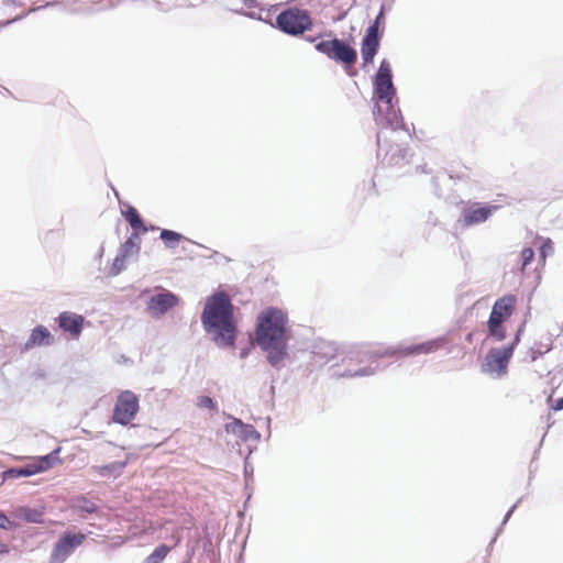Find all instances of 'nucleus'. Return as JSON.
I'll return each mask as SVG.
<instances>
[{"mask_svg":"<svg viewBox=\"0 0 563 563\" xmlns=\"http://www.w3.org/2000/svg\"><path fill=\"white\" fill-rule=\"evenodd\" d=\"M515 344L503 349H492L486 355L485 371L503 376L507 373L508 363L512 356Z\"/></svg>","mask_w":563,"mask_h":563,"instance_id":"9d476101","label":"nucleus"},{"mask_svg":"<svg viewBox=\"0 0 563 563\" xmlns=\"http://www.w3.org/2000/svg\"><path fill=\"white\" fill-rule=\"evenodd\" d=\"M126 465V461L123 462H113L107 465H97L93 466L92 470L100 476H118L122 473L123 468Z\"/></svg>","mask_w":563,"mask_h":563,"instance_id":"a211bd4d","label":"nucleus"},{"mask_svg":"<svg viewBox=\"0 0 563 563\" xmlns=\"http://www.w3.org/2000/svg\"><path fill=\"white\" fill-rule=\"evenodd\" d=\"M140 250V246L139 244L134 241L133 238H129L124 244L122 245L121 247V255L118 256L114 261V265H117L119 262L122 264L124 262V260L134 254V253H137Z\"/></svg>","mask_w":563,"mask_h":563,"instance_id":"6ab92c4d","label":"nucleus"},{"mask_svg":"<svg viewBox=\"0 0 563 563\" xmlns=\"http://www.w3.org/2000/svg\"><path fill=\"white\" fill-rule=\"evenodd\" d=\"M551 409L554 411L563 410V397L556 399L552 405Z\"/></svg>","mask_w":563,"mask_h":563,"instance_id":"bb28decb","label":"nucleus"},{"mask_svg":"<svg viewBox=\"0 0 563 563\" xmlns=\"http://www.w3.org/2000/svg\"><path fill=\"white\" fill-rule=\"evenodd\" d=\"M287 321V316L277 308H267L257 318L256 342L268 353L267 358L273 366L286 355Z\"/></svg>","mask_w":563,"mask_h":563,"instance_id":"f257e3e1","label":"nucleus"},{"mask_svg":"<svg viewBox=\"0 0 563 563\" xmlns=\"http://www.w3.org/2000/svg\"><path fill=\"white\" fill-rule=\"evenodd\" d=\"M57 323L65 333L73 339H78L84 329L85 318L71 311H64L58 316Z\"/></svg>","mask_w":563,"mask_h":563,"instance_id":"f8f14e48","label":"nucleus"},{"mask_svg":"<svg viewBox=\"0 0 563 563\" xmlns=\"http://www.w3.org/2000/svg\"><path fill=\"white\" fill-rule=\"evenodd\" d=\"M246 1H247V3L254 2V0H246Z\"/></svg>","mask_w":563,"mask_h":563,"instance_id":"e433bc0d","label":"nucleus"},{"mask_svg":"<svg viewBox=\"0 0 563 563\" xmlns=\"http://www.w3.org/2000/svg\"><path fill=\"white\" fill-rule=\"evenodd\" d=\"M140 409L139 397L131 390H123L117 398L112 420L128 426L136 417Z\"/></svg>","mask_w":563,"mask_h":563,"instance_id":"423d86ee","label":"nucleus"},{"mask_svg":"<svg viewBox=\"0 0 563 563\" xmlns=\"http://www.w3.org/2000/svg\"><path fill=\"white\" fill-rule=\"evenodd\" d=\"M122 216L135 232L145 233L147 231V228L144 225L141 216L134 207L128 206L126 209L122 211Z\"/></svg>","mask_w":563,"mask_h":563,"instance_id":"f3484780","label":"nucleus"},{"mask_svg":"<svg viewBox=\"0 0 563 563\" xmlns=\"http://www.w3.org/2000/svg\"><path fill=\"white\" fill-rule=\"evenodd\" d=\"M54 342V336L44 325L35 327L27 341L25 342L24 347L26 350L33 349L34 346H45L51 345Z\"/></svg>","mask_w":563,"mask_h":563,"instance_id":"2eb2a0df","label":"nucleus"},{"mask_svg":"<svg viewBox=\"0 0 563 563\" xmlns=\"http://www.w3.org/2000/svg\"><path fill=\"white\" fill-rule=\"evenodd\" d=\"M548 341H549V343H548V344H545V346H544V347H545L544 352H548V351H550V349H551V344H550V343H551V340H550V338H548Z\"/></svg>","mask_w":563,"mask_h":563,"instance_id":"2f4dec72","label":"nucleus"},{"mask_svg":"<svg viewBox=\"0 0 563 563\" xmlns=\"http://www.w3.org/2000/svg\"><path fill=\"white\" fill-rule=\"evenodd\" d=\"M533 257H534V252L532 249L527 247V249L522 250V252H521L522 271H525L526 266L531 263Z\"/></svg>","mask_w":563,"mask_h":563,"instance_id":"5701e85b","label":"nucleus"},{"mask_svg":"<svg viewBox=\"0 0 563 563\" xmlns=\"http://www.w3.org/2000/svg\"><path fill=\"white\" fill-rule=\"evenodd\" d=\"M58 452L59 449L55 450L53 453L47 454L45 456L34 459L31 463L23 467L9 468L3 473L4 478L29 477L48 471L54 466L55 461H58L55 457V454H57Z\"/></svg>","mask_w":563,"mask_h":563,"instance_id":"0eeeda50","label":"nucleus"},{"mask_svg":"<svg viewBox=\"0 0 563 563\" xmlns=\"http://www.w3.org/2000/svg\"><path fill=\"white\" fill-rule=\"evenodd\" d=\"M497 207L473 206L463 212V221L466 225H473L486 221Z\"/></svg>","mask_w":563,"mask_h":563,"instance_id":"dca6fc26","label":"nucleus"},{"mask_svg":"<svg viewBox=\"0 0 563 563\" xmlns=\"http://www.w3.org/2000/svg\"><path fill=\"white\" fill-rule=\"evenodd\" d=\"M246 1H247V3L254 2V0H246Z\"/></svg>","mask_w":563,"mask_h":563,"instance_id":"f704fd0d","label":"nucleus"},{"mask_svg":"<svg viewBox=\"0 0 563 563\" xmlns=\"http://www.w3.org/2000/svg\"><path fill=\"white\" fill-rule=\"evenodd\" d=\"M548 249L551 250L552 249V245H551V242L548 241L547 243H544L541 247V253L543 256H545V253L548 252Z\"/></svg>","mask_w":563,"mask_h":563,"instance_id":"c85d7f7f","label":"nucleus"},{"mask_svg":"<svg viewBox=\"0 0 563 563\" xmlns=\"http://www.w3.org/2000/svg\"><path fill=\"white\" fill-rule=\"evenodd\" d=\"M316 49L328 58L344 65L346 71L353 67L357 59L356 51L339 38L321 41L316 45Z\"/></svg>","mask_w":563,"mask_h":563,"instance_id":"20e7f679","label":"nucleus"},{"mask_svg":"<svg viewBox=\"0 0 563 563\" xmlns=\"http://www.w3.org/2000/svg\"><path fill=\"white\" fill-rule=\"evenodd\" d=\"M517 298L511 294L505 295L495 301L488 319V329L490 335L497 341H503L506 338L503 323L514 313Z\"/></svg>","mask_w":563,"mask_h":563,"instance_id":"7ed1b4c3","label":"nucleus"},{"mask_svg":"<svg viewBox=\"0 0 563 563\" xmlns=\"http://www.w3.org/2000/svg\"><path fill=\"white\" fill-rule=\"evenodd\" d=\"M159 236L168 249H175L184 240L180 233L167 229L161 230Z\"/></svg>","mask_w":563,"mask_h":563,"instance_id":"aec40b11","label":"nucleus"},{"mask_svg":"<svg viewBox=\"0 0 563 563\" xmlns=\"http://www.w3.org/2000/svg\"><path fill=\"white\" fill-rule=\"evenodd\" d=\"M4 552H7V547L2 542H0V553Z\"/></svg>","mask_w":563,"mask_h":563,"instance_id":"7c9ffc66","label":"nucleus"},{"mask_svg":"<svg viewBox=\"0 0 563 563\" xmlns=\"http://www.w3.org/2000/svg\"><path fill=\"white\" fill-rule=\"evenodd\" d=\"M198 406L199 407H202V408H208L210 410H214L216 409V405L213 402V400L208 397V396H201L198 398Z\"/></svg>","mask_w":563,"mask_h":563,"instance_id":"b1692460","label":"nucleus"},{"mask_svg":"<svg viewBox=\"0 0 563 563\" xmlns=\"http://www.w3.org/2000/svg\"><path fill=\"white\" fill-rule=\"evenodd\" d=\"M233 310L230 297L223 291L214 294L206 302L201 320L205 329L216 334L214 341L219 346L234 345L236 327Z\"/></svg>","mask_w":563,"mask_h":563,"instance_id":"f03ea898","label":"nucleus"},{"mask_svg":"<svg viewBox=\"0 0 563 563\" xmlns=\"http://www.w3.org/2000/svg\"><path fill=\"white\" fill-rule=\"evenodd\" d=\"M79 510L92 514L97 510L96 504L87 500L86 498L78 499V504L76 506Z\"/></svg>","mask_w":563,"mask_h":563,"instance_id":"4be33fe9","label":"nucleus"},{"mask_svg":"<svg viewBox=\"0 0 563 563\" xmlns=\"http://www.w3.org/2000/svg\"><path fill=\"white\" fill-rule=\"evenodd\" d=\"M379 47V36L377 34V26L371 25L362 40L361 54L364 65L373 63V59Z\"/></svg>","mask_w":563,"mask_h":563,"instance_id":"ddd939ff","label":"nucleus"},{"mask_svg":"<svg viewBox=\"0 0 563 563\" xmlns=\"http://www.w3.org/2000/svg\"><path fill=\"white\" fill-rule=\"evenodd\" d=\"M374 91L379 100L391 104L396 90L391 80L390 64L386 59L382 60L379 65L374 82Z\"/></svg>","mask_w":563,"mask_h":563,"instance_id":"6e6552de","label":"nucleus"},{"mask_svg":"<svg viewBox=\"0 0 563 563\" xmlns=\"http://www.w3.org/2000/svg\"><path fill=\"white\" fill-rule=\"evenodd\" d=\"M180 543V537L177 536L175 537V547L178 545Z\"/></svg>","mask_w":563,"mask_h":563,"instance_id":"473e14b6","label":"nucleus"},{"mask_svg":"<svg viewBox=\"0 0 563 563\" xmlns=\"http://www.w3.org/2000/svg\"><path fill=\"white\" fill-rule=\"evenodd\" d=\"M358 358H360L358 352H350L342 358V362L350 365L352 363L358 362L360 361Z\"/></svg>","mask_w":563,"mask_h":563,"instance_id":"393cba45","label":"nucleus"},{"mask_svg":"<svg viewBox=\"0 0 563 563\" xmlns=\"http://www.w3.org/2000/svg\"><path fill=\"white\" fill-rule=\"evenodd\" d=\"M178 305V297L172 292H161L153 296L148 302V310L153 314H164Z\"/></svg>","mask_w":563,"mask_h":563,"instance_id":"4468645a","label":"nucleus"},{"mask_svg":"<svg viewBox=\"0 0 563 563\" xmlns=\"http://www.w3.org/2000/svg\"><path fill=\"white\" fill-rule=\"evenodd\" d=\"M467 341H468V342H471V341H472V334H471V333L467 335Z\"/></svg>","mask_w":563,"mask_h":563,"instance_id":"72a5a7b5","label":"nucleus"},{"mask_svg":"<svg viewBox=\"0 0 563 563\" xmlns=\"http://www.w3.org/2000/svg\"><path fill=\"white\" fill-rule=\"evenodd\" d=\"M170 548L166 544H162L157 547L145 560L146 563H162L167 554L169 553Z\"/></svg>","mask_w":563,"mask_h":563,"instance_id":"412c9836","label":"nucleus"},{"mask_svg":"<svg viewBox=\"0 0 563 563\" xmlns=\"http://www.w3.org/2000/svg\"><path fill=\"white\" fill-rule=\"evenodd\" d=\"M369 374V371L367 369H360V371H353V369H347L344 375L346 376H357V375H368Z\"/></svg>","mask_w":563,"mask_h":563,"instance_id":"a878e982","label":"nucleus"},{"mask_svg":"<svg viewBox=\"0 0 563 563\" xmlns=\"http://www.w3.org/2000/svg\"><path fill=\"white\" fill-rule=\"evenodd\" d=\"M86 534L78 532H66L55 544L52 552L51 563H62L77 547L86 540Z\"/></svg>","mask_w":563,"mask_h":563,"instance_id":"9b49d317","label":"nucleus"},{"mask_svg":"<svg viewBox=\"0 0 563 563\" xmlns=\"http://www.w3.org/2000/svg\"><path fill=\"white\" fill-rule=\"evenodd\" d=\"M246 1H247V3L254 2V0H246Z\"/></svg>","mask_w":563,"mask_h":563,"instance_id":"c9c22d12","label":"nucleus"},{"mask_svg":"<svg viewBox=\"0 0 563 563\" xmlns=\"http://www.w3.org/2000/svg\"><path fill=\"white\" fill-rule=\"evenodd\" d=\"M10 523L8 517L3 514H0V527L7 528V526Z\"/></svg>","mask_w":563,"mask_h":563,"instance_id":"cd10ccee","label":"nucleus"},{"mask_svg":"<svg viewBox=\"0 0 563 563\" xmlns=\"http://www.w3.org/2000/svg\"><path fill=\"white\" fill-rule=\"evenodd\" d=\"M277 26L287 34L299 35L312 27V19L307 10L289 8L276 18Z\"/></svg>","mask_w":563,"mask_h":563,"instance_id":"39448f33","label":"nucleus"},{"mask_svg":"<svg viewBox=\"0 0 563 563\" xmlns=\"http://www.w3.org/2000/svg\"><path fill=\"white\" fill-rule=\"evenodd\" d=\"M383 18H384V11L380 10L379 14L377 15L375 22L372 25H376L378 27V25H379V23H380Z\"/></svg>","mask_w":563,"mask_h":563,"instance_id":"c756f323","label":"nucleus"},{"mask_svg":"<svg viewBox=\"0 0 563 563\" xmlns=\"http://www.w3.org/2000/svg\"><path fill=\"white\" fill-rule=\"evenodd\" d=\"M445 344V339L439 338L430 341H426L418 344H410L406 346H400L397 349H387L385 352L380 353L379 356H411V355H420V354H430L443 347Z\"/></svg>","mask_w":563,"mask_h":563,"instance_id":"1a4fd4ad","label":"nucleus"}]
</instances>
